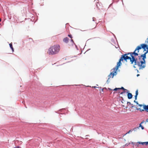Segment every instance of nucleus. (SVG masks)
<instances>
[{
    "label": "nucleus",
    "mask_w": 148,
    "mask_h": 148,
    "mask_svg": "<svg viewBox=\"0 0 148 148\" xmlns=\"http://www.w3.org/2000/svg\"><path fill=\"white\" fill-rule=\"evenodd\" d=\"M60 50V46L56 45L50 47L48 49V52L49 54L53 55L58 53Z\"/></svg>",
    "instance_id": "1"
},
{
    "label": "nucleus",
    "mask_w": 148,
    "mask_h": 148,
    "mask_svg": "<svg viewBox=\"0 0 148 148\" xmlns=\"http://www.w3.org/2000/svg\"><path fill=\"white\" fill-rule=\"evenodd\" d=\"M130 61L131 64H133L134 63L133 66V67L134 68H136L135 66L136 65H137L139 67L140 65V61H138L137 58L135 57L131 58Z\"/></svg>",
    "instance_id": "2"
},
{
    "label": "nucleus",
    "mask_w": 148,
    "mask_h": 148,
    "mask_svg": "<svg viewBox=\"0 0 148 148\" xmlns=\"http://www.w3.org/2000/svg\"><path fill=\"white\" fill-rule=\"evenodd\" d=\"M147 46V44H140V45L138 46L135 49V51L137 50L138 53L139 52V50L143 49L144 50V51H146L145 50V46Z\"/></svg>",
    "instance_id": "3"
},
{
    "label": "nucleus",
    "mask_w": 148,
    "mask_h": 148,
    "mask_svg": "<svg viewBox=\"0 0 148 148\" xmlns=\"http://www.w3.org/2000/svg\"><path fill=\"white\" fill-rule=\"evenodd\" d=\"M131 58L130 57L126 55V54H124L121 55V57L120 58V59L122 61L124 60L125 61H127V60H130Z\"/></svg>",
    "instance_id": "4"
},
{
    "label": "nucleus",
    "mask_w": 148,
    "mask_h": 148,
    "mask_svg": "<svg viewBox=\"0 0 148 148\" xmlns=\"http://www.w3.org/2000/svg\"><path fill=\"white\" fill-rule=\"evenodd\" d=\"M142 60V61L141 60L140 61V65L139 66V69H142L143 68H144L146 66V61L145 60V59Z\"/></svg>",
    "instance_id": "5"
},
{
    "label": "nucleus",
    "mask_w": 148,
    "mask_h": 148,
    "mask_svg": "<svg viewBox=\"0 0 148 148\" xmlns=\"http://www.w3.org/2000/svg\"><path fill=\"white\" fill-rule=\"evenodd\" d=\"M143 109H142L140 108H136V110H139L141 112L144 111H145L146 112H148V105H143Z\"/></svg>",
    "instance_id": "6"
},
{
    "label": "nucleus",
    "mask_w": 148,
    "mask_h": 148,
    "mask_svg": "<svg viewBox=\"0 0 148 148\" xmlns=\"http://www.w3.org/2000/svg\"><path fill=\"white\" fill-rule=\"evenodd\" d=\"M136 51H135V50L134 52H132V53L131 54L132 57H131V58L135 57L136 56H138V52H136Z\"/></svg>",
    "instance_id": "7"
},
{
    "label": "nucleus",
    "mask_w": 148,
    "mask_h": 148,
    "mask_svg": "<svg viewBox=\"0 0 148 148\" xmlns=\"http://www.w3.org/2000/svg\"><path fill=\"white\" fill-rule=\"evenodd\" d=\"M147 53H146V52L142 54L140 56H138V58L139 60H140V58H142V60H143L144 59H145L146 58V54Z\"/></svg>",
    "instance_id": "8"
},
{
    "label": "nucleus",
    "mask_w": 148,
    "mask_h": 148,
    "mask_svg": "<svg viewBox=\"0 0 148 148\" xmlns=\"http://www.w3.org/2000/svg\"><path fill=\"white\" fill-rule=\"evenodd\" d=\"M66 111H67V110H66L64 108H62V109H61L59 110V111H58V112L57 113L59 114V112H62L63 113L62 114H65V113L66 112Z\"/></svg>",
    "instance_id": "9"
},
{
    "label": "nucleus",
    "mask_w": 148,
    "mask_h": 148,
    "mask_svg": "<svg viewBox=\"0 0 148 148\" xmlns=\"http://www.w3.org/2000/svg\"><path fill=\"white\" fill-rule=\"evenodd\" d=\"M127 98L129 99H130L132 97V94L130 92H129V91H127Z\"/></svg>",
    "instance_id": "10"
},
{
    "label": "nucleus",
    "mask_w": 148,
    "mask_h": 148,
    "mask_svg": "<svg viewBox=\"0 0 148 148\" xmlns=\"http://www.w3.org/2000/svg\"><path fill=\"white\" fill-rule=\"evenodd\" d=\"M117 74L116 71H113L110 73V75H112V78H113L114 75H116Z\"/></svg>",
    "instance_id": "11"
},
{
    "label": "nucleus",
    "mask_w": 148,
    "mask_h": 148,
    "mask_svg": "<svg viewBox=\"0 0 148 148\" xmlns=\"http://www.w3.org/2000/svg\"><path fill=\"white\" fill-rule=\"evenodd\" d=\"M121 61H122L121 59H119V61L118 62H117V63L116 65L118 66H120L122 64V63L121 62Z\"/></svg>",
    "instance_id": "12"
},
{
    "label": "nucleus",
    "mask_w": 148,
    "mask_h": 148,
    "mask_svg": "<svg viewBox=\"0 0 148 148\" xmlns=\"http://www.w3.org/2000/svg\"><path fill=\"white\" fill-rule=\"evenodd\" d=\"M139 127H141V129L142 130H143L144 129V127L141 125V124H139V127L134 128V130L135 131V129H138L139 128Z\"/></svg>",
    "instance_id": "13"
},
{
    "label": "nucleus",
    "mask_w": 148,
    "mask_h": 148,
    "mask_svg": "<svg viewBox=\"0 0 148 148\" xmlns=\"http://www.w3.org/2000/svg\"><path fill=\"white\" fill-rule=\"evenodd\" d=\"M69 38L67 37H66L63 39V41L66 43H67L69 42Z\"/></svg>",
    "instance_id": "14"
},
{
    "label": "nucleus",
    "mask_w": 148,
    "mask_h": 148,
    "mask_svg": "<svg viewBox=\"0 0 148 148\" xmlns=\"http://www.w3.org/2000/svg\"><path fill=\"white\" fill-rule=\"evenodd\" d=\"M9 45H10V47L11 49H12V51L13 52L14 51V48H13L12 43H11L10 44H9Z\"/></svg>",
    "instance_id": "15"
},
{
    "label": "nucleus",
    "mask_w": 148,
    "mask_h": 148,
    "mask_svg": "<svg viewBox=\"0 0 148 148\" xmlns=\"http://www.w3.org/2000/svg\"><path fill=\"white\" fill-rule=\"evenodd\" d=\"M119 67V66L116 65L115 68H114L113 69L114 71H116H116L118 70Z\"/></svg>",
    "instance_id": "16"
},
{
    "label": "nucleus",
    "mask_w": 148,
    "mask_h": 148,
    "mask_svg": "<svg viewBox=\"0 0 148 148\" xmlns=\"http://www.w3.org/2000/svg\"><path fill=\"white\" fill-rule=\"evenodd\" d=\"M145 50H146V49H147V51L146 52V53H148V45L147 44V46H145Z\"/></svg>",
    "instance_id": "17"
},
{
    "label": "nucleus",
    "mask_w": 148,
    "mask_h": 148,
    "mask_svg": "<svg viewBox=\"0 0 148 148\" xmlns=\"http://www.w3.org/2000/svg\"><path fill=\"white\" fill-rule=\"evenodd\" d=\"M99 89H100L99 90L100 91H102L103 92L104 91H103V89H106V88H99Z\"/></svg>",
    "instance_id": "18"
},
{
    "label": "nucleus",
    "mask_w": 148,
    "mask_h": 148,
    "mask_svg": "<svg viewBox=\"0 0 148 148\" xmlns=\"http://www.w3.org/2000/svg\"><path fill=\"white\" fill-rule=\"evenodd\" d=\"M120 90V88H115L114 89V91H119Z\"/></svg>",
    "instance_id": "19"
},
{
    "label": "nucleus",
    "mask_w": 148,
    "mask_h": 148,
    "mask_svg": "<svg viewBox=\"0 0 148 148\" xmlns=\"http://www.w3.org/2000/svg\"><path fill=\"white\" fill-rule=\"evenodd\" d=\"M132 53V52H129V53H127L125 54H126L127 56V55L130 54V56H131V57H132V55H131Z\"/></svg>",
    "instance_id": "20"
},
{
    "label": "nucleus",
    "mask_w": 148,
    "mask_h": 148,
    "mask_svg": "<svg viewBox=\"0 0 148 148\" xmlns=\"http://www.w3.org/2000/svg\"><path fill=\"white\" fill-rule=\"evenodd\" d=\"M125 91L126 90H124L123 92H121L119 91L118 93H120V94H123L124 93L126 92Z\"/></svg>",
    "instance_id": "21"
},
{
    "label": "nucleus",
    "mask_w": 148,
    "mask_h": 148,
    "mask_svg": "<svg viewBox=\"0 0 148 148\" xmlns=\"http://www.w3.org/2000/svg\"><path fill=\"white\" fill-rule=\"evenodd\" d=\"M120 88L121 89H122L123 90H126V91H128V90L126 89H125L123 87H122L121 88Z\"/></svg>",
    "instance_id": "22"
},
{
    "label": "nucleus",
    "mask_w": 148,
    "mask_h": 148,
    "mask_svg": "<svg viewBox=\"0 0 148 148\" xmlns=\"http://www.w3.org/2000/svg\"><path fill=\"white\" fill-rule=\"evenodd\" d=\"M138 90H137L135 92V95H137L138 96Z\"/></svg>",
    "instance_id": "23"
},
{
    "label": "nucleus",
    "mask_w": 148,
    "mask_h": 148,
    "mask_svg": "<svg viewBox=\"0 0 148 148\" xmlns=\"http://www.w3.org/2000/svg\"><path fill=\"white\" fill-rule=\"evenodd\" d=\"M139 144H141L142 145H145V142H138Z\"/></svg>",
    "instance_id": "24"
},
{
    "label": "nucleus",
    "mask_w": 148,
    "mask_h": 148,
    "mask_svg": "<svg viewBox=\"0 0 148 148\" xmlns=\"http://www.w3.org/2000/svg\"><path fill=\"white\" fill-rule=\"evenodd\" d=\"M145 43H146V44H147L148 45V38H147L146 40H145Z\"/></svg>",
    "instance_id": "25"
},
{
    "label": "nucleus",
    "mask_w": 148,
    "mask_h": 148,
    "mask_svg": "<svg viewBox=\"0 0 148 148\" xmlns=\"http://www.w3.org/2000/svg\"><path fill=\"white\" fill-rule=\"evenodd\" d=\"M110 78L109 77H108V79H107V83L108 84L110 82V81H109Z\"/></svg>",
    "instance_id": "26"
},
{
    "label": "nucleus",
    "mask_w": 148,
    "mask_h": 148,
    "mask_svg": "<svg viewBox=\"0 0 148 148\" xmlns=\"http://www.w3.org/2000/svg\"><path fill=\"white\" fill-rule=\"evenodd\" d=\"M68 36L70 38H72V36L71 35V34H69Z\"/></svg>",
    "instance_id": "27"
},
{
    "label": "nucleus",
    "mask_w": 148,
    "mask_h": 148,
    "mask_svg": "<svg viewBox=\"0 0 148 148\" xmlns=\"http://www.w3.org/2000/svg\"><path fill=\"white\" fill-rule=\"evenodd\" d=\"M134 103H136L137 105H138V101H136L135 100L134 101Z\"/></svg>",
    "instance_id": "28"
},
{
    "label": "nucleus",
    "mask_w": 148,
    "mask_h": 148,
    "mask_svg": "<svg viewBox=\"0 0 148 148\" xmlns=\"http://www.w3.org/2000/svg\"><path fill=\"white\" fill-rule=\"evenodd\" d=\"M93 87L94 88H101V87H96V86H93V87Z\"/></svg>",
    "instance_id": "29"
},
{
    "label": "nucleus",
    "mask_w": 148,
    "mask_h": 148,
    "mask_svg": "<svg viewBox=\"0 0 148 148\" xmlns=\"http://www.w3.org/2000/svg\"><path fill=\"white\" fill-rule=\"evenodd\" d=\"M97 4H96V6H97V8H98V9H100V8H99V7L98 6V4H99V3H98V2H97Z\"/></svg>",
    "instance_id": "30"
},
{
    "label": "nucleus",
    "mask_w": 148,
    "mask_h": 148,
    "mask_svg": "<svg viewBox=\"0 0 148 148\" xmlns=\"http://www.w3.org/2000/svg\"><path fill=\"white\" fill-rule=\"evenodd\" d=\"M144 122H145V123H146V121H144V120H143L140 124H142L144 123Z\"/></svg>",
    "instance_id": "31"
},
{
    "label": "nucleus",
    "mask_w": 148,
    "mask_h": 148,
    "mask_svg": "<svg viewBox=\"0 0 148 148\" xmlns=\"http://www.w3.org/2000/svg\"><path fill=\"white\" fill-rule=\"evenodd\" d=\"M137 95H135L134 97H135V100H136L137 99Z\"/></svg>",
    "instance_id": "32"
},
{
    "label": "nucleus",
    "mask_w": 148,
    "mask_h": 148,
    "mask_svg": "<svg viewBox=\"0 0 148 148\" xmlns=\"http://www.w3.org/2000/svg\"><path fill=\"white\" fill-rule=\"evenodd\" d=\"M119 0H113V2H117Z\"/></svg>",
    "instance_id": "33"
},
{
    "label": "nucleus",
    "mask_w": 148,
    "mask_h": 148,
    "mask_svg": "<svg viewBox=\"0 0 148 148\" xmlns=\"http://www.w3.org/2000/svg\"><path fill=\"white\" fill-rule=\"evenodd\" d=\"M138 106H140V107H141L142 106H143V105H142V104H140L138 103Z\"/></svg>",
    "instance_id": "34"
},
{
    "label": "nucleus",
    "mask_w": 148,
    "mask_h": 148,
    "mask_svg": "<svg viewBox=\"0 0 148 148\" xmlns=\"http://www.w3.org/2000/svg\"><path fill=\"white\" fill-rule=\"evenodd\" d=\"M71 41L73 43V44L74 45H75V43H74V41H73V40L72 39H71Z\"/></svg>",
    "instance_id": "35"
},
{
    "label": "nucleus",
    "mask_w": 148,
    "mask_h": 148,
    "mask_svg": "<svg viewBox=\"0 0 148 148\" xmlns=\"http://www.w3.org/2000/svg\"><path fill=\"white\" fill-rule=\"evenodd\" d=\"M127 103L128 105L129 104L131 105L132 104L130 102H127Z\"/></svg>",
    "instance_id": "36"
},
{
    "label": "nucleus",
    "mask_w": 148,
    "mask_h": 148,
    "mask_svg": "<svg viewBox=\"0 0 148 148\" xmlns=\"http://www.w3.org/2000/svg\"><path fill=\"white\" fill-rule=\"evenodd\" d=\"M145 145H148V142H145Z\"/></svg>",
    "instance_id": "37"
},
{
    "label": "nucleus",
    "mask_w": 148,
    "mask_h": 148,
    "mask_svg": "<svg viewBox=\"0 0 148 148\" xmlns=\"http://www.w3.org/2000/svg\"><path fill=\"white\" fill-rule=\"evenodd\" d=\"M132 132V130H129V131H128L127 132L126 134H127V133H129L130 132Z\"/></svg>",
    "instance_id": "38"
},
{
    "label": "nucleus",
    "mask_w": 148,
    "mask_h": 148,
    "mask_svg": "<svg viewBox=\"0 0 148 148\" xmlns=\"http://www.w3.org/2000/svg\"><path fill=\"white\" fill-rule=\"evenodd\" d=\"M92 19H93V20H92L93 21H95V17H93L92 18Z\"/></svg>",
    "instance_id": "39"
},
{
    "label": "nucleus",
    "mask_w": 148,
    "mask_h": 148,
    "mask_svg": "<svg viewBox=\"0 0 148 148\" xmlns=\"http://www.w3.org/2000/svg\"><path fill=\"white\" fill-rule=\"evenodd\" d=\"M130 143H129L128 144V143H127L126 144H125V146H128V145L130 144Z\"/></svg>",
    "instance_id": "40"
},
{
    "label": "nucleus",
    "mask_w": 148,
    "mask_h": 148,
    "mask_svg": "<svg viewBox=\"0 0 148 148\" xmlns=\"http://www.w3.org/2000/svg\"><path fill=\"white\" fill-rule=\"evenodd\" d=\"M111 76H112V75H110V74L108 75V77H111Z\"/></svg>",
    "instance_id": "41"
},
{
    "label": "nucleus",
    "mask_w": 148,
    "mask_h": 148,
    "mask_svg": "<svg viewBox=\"0 0 148 148\" xmlns=\"http://www.w3.org/2000/svg\"><path fill=\"white\" fill-rule=\"evenodd\" d=\"M131 105V107L132 108H133L134 107L133 104H132Z\"/></svg>",
    "instance_id": "42"
},
{
    "label": "nucleus",
    "mask_w": 148,
    "mask_h": 148,
    "mask_svg": "<svg viewBox=\"0 0 148 148\" xmlns=\"http://www.w3.org/2000/svg\"><path fill=\"white\" fill-rule=\"evenodd\" d=\"M19 146H17L16 147H15L13 148H19Z\"/></svg>",
    "instance_id": "43"
},
{
    "label": "nucleus",
    "mask_w": 148,
    "mask_h": 148,
    "mask_svg": "<svg viewBox=\"0 0 148 148\" xmlns=\"http://www.w3.org/2000/svg\"><path fill=\"white\" fill-rule=\"evenodd\" d=\"M75 47H76V48L77 49V50H78V48H77V45H76L75 44Z\"/></svg>",
    "instance_id": "44"
},
{
    "label": "nucleus",
    "mask_w": 148,
    "mask_h": 148,
    "mask_svg": "<svg viewBox=\"0 0 148 148\" xmlns=\"http://www.w3.org/2000/svg\"><path fill=\"white\" fill-rule=\"evenodd\" d=\"M98 1V0H95V1L96 2H97V1Z\"/></svg>",
    "instance_id": "45"
},
{
    "label": "nucleus",
    "mask_w": 148,
    "mask_h": 148,
    "mask_svg": "<svg viewBox=\"0 0 148 148\" xmlns=\"http://www.w3.org/2000/svg\"><path fill=\"white\" fill-rule=\"evenodd\" d=\"M140 76V75H139V74H137V77H138V76Z\"/></svg>",
    "instance_id": "46"
},
{
    "label": "nucleus",
    "mask_w": 148,
    "mask_h": 148,
    "mask_svg": "<svg viewBox=\"0 0 148 148\" xmlns=\"http://www.w3.org/2000/svg\"><path fill=\"white\" fill-rule=\"evenodd\" d=\"M146 122H148V119H146Z\"/></svg>",
    "instance_id": "47"
},
{
    "label": "nucleus",
    "mask_w": 148,
    "mask_h": 148,
    "mask_svg": "<svg viewBox=\"0 0 148 148\" xmlns=\"http://www.w3.org/2000/svg\"><path fill=\"white\" fill-rule=\"evenodd\" d=\"M136 70H137V72L138 73L139 72L138 70L137 69H136Z\"/></svg>",
    "instance_id": "48"
},
{
    "label": "nucleus",
    "mask_w": 148,
    "mask_h": 148,
    "mask_svg": "<svg viewBox=\"0 0 148 148\" xmlns=\"http://www.w3.org/2000/svg\"><path fill=\"white\" fill-rule=\"evenodd\" d=\"M1 18H0V22H1Z\"/></svg>",
    "instance_id": "49"
},
{
    "label": "nucleus",
    "mask_w": 148,
    "mask_h": 148,
    "mask_svg": "<svg viewBox=\"0 0 148 148\" xmlns=\"http://www.w3.org/2000/svg\"><path fill=\"white\" fill-rule=\"evenodd\" d=\"M132 144H134V143H133V142H132Z\"/></svg>",
    "instance_id": "50"
},
{
    "label": "nucleus",
    "mask_w": 148,
    "mask_h": 148,
    "mask_svg": "<svg viewBox=\"0 0 148 148\" xmlns=\"http://www.w3.org/2000/svg\"><path fill=\"white\" fill-rule=\"evenodd\" d=\"M122 2L123 4V0H122Z\"/></svg>",
    "instance_id": "51"
},
{
    "label": "nucleus",
    "mask_w": 148,
    "mask_h": 148,
    "mask_svg": "<svg viewBox=\"0 0 148 148\" xmlns=\"http://www.w3.org/2000/svg\"><path fill=\"white\" fill-rule=\"evenodd\" d=\"M122 99H123V97H122Z\"/></svg>",
    "instance_id": "52"
},
{
    "label": "nucleus",
    "mask_w": 148,
    "mask_h": 148,
    "mask_svg": "<svg viewBox=\"0 0 148 148\" xmlns=\"http://www.w3.org/2000/svg\"><path fill=\"white\" fill-rule=\"evenodd\" d=\"M88 136V135H87L86 136Z\"/></svg>",
    "instance_id": "53"
},
{
    "label": "nucleus",
    "mask_w": 148,
    "mask_h": 148,
    "mask_svg": "<svg viewBox=\"0 0 148 148\" xmlns=\"http://www.w3.org/2000/svg\"><path fill=\"white\" fill-rule=\"evenodd\" d=\"M122 103H123V101H122Z\"/></svg>",
    "instance_id": "54"
},
{
    "label": "nucleus",
    "mask_w": 148,
    "mask_h": 148,
    "mask_svg": "<svg viewBox=\"0 0 148 148\" xmlns=\"http://www.w3.org/2000/svg\"><path fill=\"white\" fill-rule=\"evenodd\" d=\"M122 103H123V101H122Z\"/></svg>",
    "instance_id": "55"
},
{
    "label": "nucleus",
    "mask_w": 148,
    "mask_h": 148,
    "mask_svg": "<svg viewBox=\"0 0 148 148\" xmlns=\"http://www.w3.org/2000/svg\"><path fill=\"white\" fill-rule=\"evenodd\" d=\"M122 103H123V101H122Z\"/></svg>",
    "instance_id": "56"
},
{
    "label": "nucleus",
    "mask_w": 148,
    "mask_h": 148,
    "mask_svg": "<svg viewBox=\"0 0 148 148\" xmlns=\"http://www.w3.org/2000/svg\"><path fill=\"white\" fill-rule=\"evenodd\" d=\"M1 25V24H0V25Z\"/></svg>",
    "instance_id": "57"
}]
</instances>
